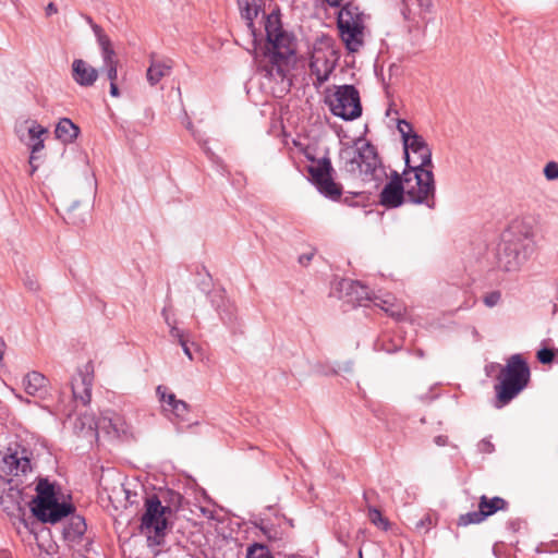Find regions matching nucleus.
I'll return each mask as SVG.
<instances>
[{
  "label": "nucleus",
  "mask_w": 558,
  "mask_h": 558,
  "mask_svg": "<svg viewBox=\"0 0 558 558\" xmlns=\"http://www.w3.org/2000/svg\"><path fill=\"white\" fill-rule=\"evenodd\" d=\"M266 43L259 48L263 57V68L266 75L281 82L291 81L288 77L296 61V43L294 36L282 26L279 10L264 13Z\"/></svg>",
  "instance_id": "1"
},
{
  "label": "nucleus",
  "mask_w": 558,
  "mask_h": 558,
  "mask_svg": "<svg viewBox=\"0 0 558 558\" xmlns=\"http://www.w3.org/2000/svg\"><path fill=\"white\" fill-rule=\"evenodd\" d=\"M340 161L345 173L353 179L378 187L388 178L375 146L364 143L361 147H345L340 151Z\"/></svg>",
  "instance_id": "2"
},
{
  "label": "nucleus",
  "mask_w": 558,
  "mask_h": 558,
  "mask_svg": "<svg viewBox=\"0 0 558 558\" xmlns=\"http://www.w3.org/2000/svg\"><path fill=\"white\" fill-rule=\"evenodd\" d=\"M530 367L520 354L511 355L498 376L495 385L497 407L501 408L515 398L530 381Z\"/></svg>",
  "instance_id": "3"
},
{
  "label": "nucleus",
  "mask_w": 558,
  "mask_h": 558,
  "mask_svg": "<svg viewBox=\"0 0 558 558\" xmlns=\"http://www.w3.org/2000/svg\"><path fill=\"white\" fill-rule=\"evenodd\" d=\"M36 493L32 501V512L44 523L54 524L74 511L71 504L58 501L54 485L47 478L38 480Z\"/></svg>",
  "instance_id": "4"
},
{
  "label": "nucleus",
  "mask_w": 558,
  "mask_h": 558,
  "mask_svg": "<svg viewBox=\"0 0 558 558\" xmlns=\"http://www.w3.org/2000/svg\"><path fill=\"white\" fill-rule=\"evenodd\" d=\"M434 167H407L401 177L407 191V198L416 205L435 207L436 186L433 173Z\"/></svg>",
  "instance_id": "5"
},
{
  "label": "nucleus",
  "mask_w": 558,
  "mask_h": 558,
  "mask_svg": "<svg viewBox=\"0 0 558 558\" xmlns=\"http://www.w3.org/2000/svg\"><path fill=\"white\" fill-rule=\"evenodd\" d=\"M366 15L352 2L342 7L338 14V28L341 40L350 52H356L364 44Z\"/></svg>",
  "instance_id": "6"
},
{
  "label": "nucleus",
  "mask_w": 558,
  "mask_h": 558,
  "mask_svg": "<svg viewBox=\"0 0 558 558\" xmlns=\"http://www.w3.org/2000/svg\"><path fill=\"white\" fill-rule=\"evenodd\" d=\"M532 255L530 246H522L521 243L504 236L497 247L496 265L505 272H517Z\"/></svg>",
  "instance_id": "7"
},
{
  "label": "nucleus",
  "mask_w": 558,
  "mask_h": 558,
  "mask_svg": "<svg viewBox=\"0 0 558 558\" xmlns=\"http://www.w3.org/2000/svg\"><path fill=\"white\" fill-rule=\"evenodd\" d=\"M332 114L345 120H355L362 114L359 90L353 85L339 86L329 100Z\"/></svg>",
  "instance_id": "8"
},
{
  "label": "nucleus",
  "mask_w": 558,
  "mask_h": 558,
  "mask_svg": "<svg viewBox=\"0 0 558 558\" xmlns=\"http://www.w3.org/2000/svg\"><path fill=\"white\" fill-rule=\"evenodd\" d=\"M307 170L319 193L332 201L340 198L342 186L333 180V168L329 158L316 160Z\"/></svg>",
  "instance_id": "9"
},
{
  "label": "nucleus",
  "mask_w": 558,
  "mask_h": 558,
  "mask_svg": "<svg viewBox=\"0 0 558 558\" xmlns=\"http://www.w3.org/2000/svg\"><path fill=\"white\" fill-rule=\"evenodd\" d=\"M172 511L170 507L162 506L158 496L153 495L145 500V512L142 517V530L154 531L157 537H163L168 527V518Z\"/></svg>",
  "instance_id": "10"
},
{
  "label": "nucleus",
  "mask_w": 558,
  "mask_h": 558,
  "mask_svg": "<svg viewBox=\"0 0 558 558\" xmlns=\"http://www.w3.org/2000/svg\"><path fill=\"white\" fill-rule=\"evenodd\" d=\"M1 470L13 477L26 476L32 473L33 466L26 449L9 448L3 454Z\"/></svg>",
  "instance_id": "11"
},
{
  "label": "nucleus",
  "mask_w": 558,
  "mask_h": 558,
  "mask_svg": "<svg viewBox=\"0 0 558 558\" xmlns=\"http://www.w3.org/2000/svg\"><path fill=\"white\" fill-rule=\"evenodd\" d=\"M407 167H434L432 150L421 135L412 136L410 143L404 146Z\"/></svg>",
  "instance_id": "12"
},
{
  "label": "nucleus",
  "mask_w": 558,
  "mask_h": 558,
  "mask_svg": "<svg viewBox=\"0 0 558 558\" xmlns=\"http://www.w3.org/2000/svg\"><path fill=\"white\" fill-rule=\"evenodd\" d=\"M405 197L407 191L402 177L397 171H392L390 180L379 194V203L386 208H397L404 203Z\"/></svg>",
  "instance_id": "13"
},
{
  "label": "nucleus",
  "mask_w": 558,
  "mask_h": 558,
  "mask_svg": "<svg viewBox=\"0 0 558 558\" xmlns=\"http://www.w3.org/2000/svg\"><path fill=\"white\" fill-rule=\"evenodd\" d=\"M507 239L519 242L522 246H530L531 252L534 254L536 250V229L530 219H519L511 223L507 233L504 234Z\"/></svg>",
  "instance_id": "14"
},
{
  "label": "nucleus",
  "mask_w": 558,
  "mask_h": 558,
  "mask_svg": "<svg viewBox=\"0 0 558 558\" xmlns=\"http://www.w3.org/2000/svg\"><path fill=\"white\" fill-rule=\"evenodd\" d=\"M93 380L94 364L89 361L80 371L78 378H74L72 381L73 398L81 401L84 405L90 402Z\"/></svg>",
  "instance_id": "15"
},
{
  "label": "nucleus",
  "mask_w": 558,
  "mask_h": 558,
  "mask_svg": "<svg viewBox=\"0 0 558 558\" xmlns=\"http://www.w3.org/2000/svg\"><path fill=\"white\" fill-rule=\"evenodd\" d=\"M340 289L345 292L350 303L367 306L368 302H372L373 298L371 296L369 289L359 281L344 279L340 282Z\"/></svg>",
  "instance_id": "16"
},
{
  "label": "nucleus",
  "mask_w": 558,
  "mask_h": 558,
  "mask_svg": "<svg viewBox=\"0 0 558 558\" xmlns=\"http://www.w3.org/2000/svg\"><path fill=\"white\" fill-rule=\"evenodd\" d=\"M211 304L216 307L221 320L232 326L236 320V308L227 298L223 290H215L209 294Z\"/></svg>",
  "instance_id": "17"
},
{
  "label": "nucleus",
  "mask_w": 558,
  "mask_h": 558,
  "mask_svg": "<svg viewBox=\"0 0 558 558\" xmlns=\"http://www.w3.org/2000/svg\"><path fill=\"white\" fill-rule=\"evenodd\" d=\"M72 77L80 85L88 87L98 78V71L82 59L72 62Z\"/></svg>",
  "instance_id": "18"
},
{
  "label": "nucleus",
  "mask_w": 558,
  "mask_h": 558,
  "mask_svg": "<svg viewBox=\"0 0 558 558\" xmlns=\"http://www.w3.org/2000/svg\"><path fill=\"white\" fill-rule=\"evenodd\" d=\"M333 62L323 53L313 54L310 63L311 73L316 76L318 84L325 83L333 71Z\"/></svg>",
  "instance_id": "19"
},
{
  "label": "nucleus",
  "mask_w": 558,
  "mask_h": 558,
  "mask_svg": "<svg viewBox=\"0 0 558 558\" xmlns=\"http://www.w3.org/2000/svg\"><path fill=\"white\" fill-rule=\"evenodd\" d=\"M47 378L39 372L33 371L23 379L25 392L33 397H41L46 392Z\"/></svg>",
  "instance_id": "20"
},
{
  "label": "nucleus",
  "mask_w": 558,
  "mask_h": 558,
  "mask_svg": "<svg viewBox=\"0 0 558 558\" xmlns=\"http://www.w3.org/2000/svg\"><path fill=\"white\" fill-rule=\"evenodd\" d=\"M172 70V62L170 60H155L153 59L146 73L148 83L154 86L158 84L162 77L169 76Z\"/></svg>",
  "instance_id": "21"
},
{
  "label": "nucleus",
  "mask_w": 558,
  "mask_h": 558,
  "mask_svg": "<svg viewBox=\"0 0 558 558\" xmlns=\"http://www.w3.org/2000/svg\"><path fill=\"white\" fill-rule=\"evenodd\" d=\"M85 418L88 420V432H90V436H97L100 432L110 436L112 435L111 411L101 413L98 418L93 415H86Z\"/></svg>",
  "instance_id": "22"
},
{
  "label": "nucleus",
  "mask_w": 558,
  "mask_h": 558,
  "mask_svg": "<svg viewBox=\"0 0 558 558\" xmlns=\"http://www.w3.org/2000/svg\"><path fill=\"white\" fill-rule=\"evenodd\" d=\"M56 137L62 143L68 144L74 142L78 134L80 128L74 124L70 119L62 118L58 122L54 130Z\"/></svg>",
  "instance_id": "23"
},
{
  "label": "nucleus",
  "mask_w": 558,
  "mask_h": 558,
  "mask_svg": "<svg viewBox=\"0 0 558 558\" xmlns=\"http://www.w3.org/2000/svg\"><path fill=\"white\" fill-rule=\"evenodd\" d=\"M87 529L85 519L81 515H72L63 529V536L69 542H78Z\"/></svg>",
  "instance_id": "24"
},
{
  "label": "nucleus",
  "mask_w": 558,
  "mask_h": 558,
  "mask_svg": "<svg viewBox=\"0 0 558 558\" xmlns=\"http://www.w3.org/2000/svg\"><path fill=\"white\" fill-rule=\"evenodd\" d=\"M478 508L484 512L485 518H488L499 510H506L508 502L501 497L488 498L483 495L480 498Z\"/></svg>",
  "instance_id": "25"
},
{
  "label": "nucleus",
  "mask_w": 558,
  "mask_h": 558,
  "mask_svg": "<svg viewBox=\"0 0 558 558\" xmlns=\"http://www.w3.org/2000/svg\"><path fill=\"white\" fill-rule=\"evenodd\" d=\"M111 420L112 436L119 437L121 435H128L130 433V425L122 415L111 412Z\"/></svg>",
  "instance_id": "26"
},
{
  "label": "nucleus",
  "mask_w": 558,
  "mask_h": 558,
  "mask_svg": "<svg viewBox=\"0 0 558 558\" xmlns=\"http://www.w3.org/2000/svg\"><path fill=\"white\" fill-rule=\"evenodd\" d=\"M372 302L375 306L380 307L383 311H385L387 314H389L392 317H398L402 314L400 306H395L391 302V300L388 299H381L378 296H375L372 299Z\"/></svg>",
  "instance_id": "27"
},
{
  "label": "nucleus",
  "mask_w": 558,
  "mask_h": 558,
  "mask_svg": "<svg viewBox=\"0 0 558 558\" xmlns=\"http://www.w3.org/2000/svg\"><path fill=\"white\" fill-rule=\"evenodd\" d=\"M245 558H274L266 545L254 543L248 546Z\"/></svg>",
  "instance_id": "28"
},
{
  "label": "nucleus",
  "mask_w": 558,
  "mask_h": 558,
  "mask_svg": "<svg viewBox=\"0 0 558 558\" xmlns=\"http://www.w3.org/2000/svg\"><path fill=\"white\" fill-rule=\"evenodd\" d=\"M257 14H258V8L255 4L253 7H251L247 3L245 9L242 11V16L245 19L246 26L254 37V43L257 40V38H256V31L254 28L253 20L257 16Z\"/></svg>",
  "instance_id": "29"
},
{
  "label": "nucleus",
  "mask_w": 558,
  "mask_h": 558,
  "mask_svg": "<svg viewBox=\"0 0 558 558\" xmlns=\"http://www.w3.org/2000/svg\"><path fill=\"white\" fill-rule=\"evenodd\" d=\"M19 486L20 484L15 483V481L11 478L10 485L4 494V502L8 500L11 504H20L22 500V488Z\"/></svg>",
  "instance_id": "30"
},
{
  "label": "nucleus",
  "mask_w": 558,
  "mask_h": 558,
  "mask_svg": "<svg viewBox=\"0 0 558 558\" xmlns=\"http://www.w3.org/2000/svg\"><path fill=\"white\" fill-rule=\"evenodd\" d=\"M484 512L478 508L477 511L468 512L460 515L459 525L466 526L469 524H477L485 520Z\"/></svg>",
  "instance_id": "31"
},
{
  "label": "nucleus",
  "mask_w": 558,
  "mask_h": 558,
  "mask_svg": "<svg viewBox=\"0 0 558 558\" xmlns=\"http://www.w3.org/2000/svg\"><path fill=\"white\" fill-rule=\"evenodd\" d=\"M157 396L159 397V401L163 404V408L171 409L172 405L179 400L175 395L168 391V388L165 386H158L156 389Z\"/></svg>",
  "instance_id": "32"
},
{
  "label": "nucleus",
  "mask_w": 558,
  "mask_h": 558,
  "mask_svg": "<svg viewBox=\"0 0 558 558\" xmlns=\"http://www.w3.org/2000/svg\"><path fill=\"white\" fill-rule=\"evenodd\" d=\"M165 411H170L178 420L186 421V415L190 412L189 404L183 400H178L171 409L165 407Z\"/></svg>",
  "instance_id": "33"
},
{
  "label": "nucleus",
  "mask_w": 558,
  "mask_h": 558,
  "mask_svg": "<svg viewBox=\"0 0 558 558\" xmlns=\"http://www.w3.org/2000/svg\"><path fill=\"white\" fill-rule=\"evenodd\" d=\"M397 129L399 133L401 134L403 146H405L408 143L411 142L412 136L418 135L413 131V128L411 123H409L405 120H399L397 124Z\"/></svg>",
  "instance_id": "34"
},
{
  "label": "nucleus",
  "mask_w": 558,
  "mask_h": 558,
  "mask_svg": "<svg viewBox=\"0 0 558 558\" xmlns=\"http://www.w3.org/2000/svg\"><path fill=\"white\" fill-rule=\"evenodd\" d=\"M162 316L165 318V322L166 324L170 327V336L173 338V339H177L179 343H181L182 341L186 340L187 338L185 337V333L183 332V330L179 329L174 322L172 323L170 320V317L169 315L167 314V308H163L162 310Z\"/></svg>",
  "instance_id": "35"
},
{
  "label": "nucleus",
  "mask_w": 558,
  "mask_h": 558,
  "mask_svg": "<svg viewBox=\"0 0 558 558\" xmlns=\"http://www.w3.org/2000/svg\"><path fill=\"white\" fill-rule=\"evenodd\" d=\"M88 22L92 24V28H93L94 34H95V36L97 38V41H98V44L100 46V49L111 48L112 47L111 40L104 33L102 28L99 25L92 23L90 19L88 20Z\"/></svg>",
  "instance_id": "36"
},
{
  "label": "nucleus",
  "mask_w": 558,
  "mask_h": 558,
  "mask_svg": "<svg viewBox=\"0 0 558 558\" xmlns=\"http://www.w3.org/2000/svg\"><path fill=\"white\" fill-rule=\"evenodd\" d=\"M368 519L372 523H374L377 526H381L385 530L388 526V521L383 517L381 512L375 507H368Z\"/></svg>",
  "instance_id": "37"
},
{
  "label": "nucleus",
  "mask_w": 558,
  "mask_h": 558,
  "mask_svg": "<svg viewBox=\"0 0 558 558\" xmlns=\"http://www.w3.org/2000/svg\"><path fill=\"white\" fill-rule=\"evenodd\" d=\"M556 354H558V349L544 347L537 351L536 356L539 363L550 364L554 361Z\"/></svg>",
  "instance_id": "38"
},
{
  "label": "nucleus",
  "mask_w": 558,
  "mask_h": 558,
  "mask_svg": "<svg viewBox=\"0 0 558 558\" xmlns=\"http://www.w3.org/2000/svg\"><path fill=\"white\" fill-rule=\"evenodd\" d=\"M23 284L31 292H37L40 289L37 277L29 272H25L23 277Z\"/></svg>",
  "instance_id": "39"
},
{
  "label": "nucleus",
  "mask_w": 558,
  "mask_h": 558,
  "mask_svg": "<svg viewBox=\"0 0 558 558\" xmlns=\"http://www.w3.org/2000/svg\"><path fill=\"white\" fill-rule=\"evenodd\" d=\"M544 175L548 181L558 180V162L549 161L544 167Z\"/></svg>",
  "instance_id": "40"
},
{
  "label": "nucleus",
  "mask_w": 558,
  "mask_h": 558,
  "mask_svg": "<svg viewBox=\"0 0 558 558\" xmlns=\"http://www.w3.org/2000/svg\"><path fill=\"white\" fill-rule=\"evenodd\" d=\"M501 300V293L499 291H492L484 295L483 302L487 307L496 306Z\"/></svg>",
  "instance_id": "41"
},
{
  "label": "nucleus",
  "mask_w": 558,
  "mask_h": 558,
  "mask_svg": "<svg viewBox=\"0 0 558 558\" xmlns=\"http://www.w3.org/2000/svg\"><path fill=\"white\" fill-rule=\"evenodd\" d=\"M46 133L47 129L37 123H33V125L28 129V134L32 142L41 138V136Z\"/></svg>",
  "instance_id": "42"
},
{
  "label": "nucleus",
  "mask_w": 558,
  "mask_h": 558,
  "mask_svg": "<svg viewBox=\"0 0 558 558\" xmlns=\"http://www.w3.org/2000/svg\"><path fill=\"white\" fill-rule=\"evenodd\" d=\"M86 415H89V414L84 413L76 418L75 429H78V432L82 434L90 435V432H88V420L85 418Z\"/></svg>",
  "instance_id": "43"
},
{
  "label": "nucleus",
  "mask_w": 558,
  "mask_h": 558,
  "mask_svg": "<svg viewBox=\"0 0 558 558\" xmlns=\"http://www.w3.org/2000/svg\"><path fill=\"white\" fill-rule=\"evenodd\" d=\"M104 65L118 63L113 48L101 49Z\"/></svg>",
  "instance_id": "44"
},
{
  "label": "nucleus",
  "mask_w": 558,
  "mask_h": 558,
  "mask_svg": "<svg viewBox=\"0 0 558 558\" xmlns=\"http://www.w3.org/2000/svg\"><path fill=\"white\" fill-rule=\"evenodd\" d=\"M106 70V74L110 83H116V80L118 77V63L113 64H106L104 65Z\"/></svg>",
  "instance_id": "45"
},
{
  "label": "nucleus",
  "mask_w": 558,
  "mask_h": 558,
  "mask_svg": "<svg viewBox=\"0 0 558 558\" xmlns=\"http://www.w3.org/2000/svg\"><path fill=\"white\" fill-rule=\"evenodd\" d=\"M11 478H5L0 475V502L4 504V494L10 485Z\"/></svg>",
  "instance_id": "46"
},
{
  "label": "nucleus",
  "mask_w": 558,
  "mask_h": 558,
  "mask_svg": "<svg viewBox=\"0 0 558 558\" xmlns=\"http://www.w3.org/2000/svg\"><path fill=\"white\" fill-rule=\"evenodd\" d=\"M415 3L420 9V14L429 12L432 8V0H415Z\"/></svg>",
  "instance_id": "47"
},
{
  "label": "nucleus",
  "mask_w": 558,
  "mask_h": 558,
  "mask_svg": "<svg viewBox=\"0 0 558 558\" xmlns=\"http://www.w3.org/2000/svg\"><path fill=\"white\" fill-rule=\"evenodd\" d=\"M478 450L483 453H490L494 450V446L489 440L483 439L478 442Z\"/></svg>",
  "instance_id": "48"
},
{
  "label": "nucleus",
  "mask_w": 558,
  "mask_h": 558,
  "mask_svg": "<svg viewBox=\"0 0 558 558\" xmlns=\"http://www.w3.org/2000/svg\"><path fill=\"white\" fill-rule=\"evenodd\" d=\"M44 140L43 138H39L37 141H33V144H32V153L31 154H34L36 155L38 151H40L43 148H44Z\"/></svg>",
  "instance_id": "49"
},
{
  "label": "nucleus",
  "mask_w": 558,
  "mask_h": 558,
  "mask_svg": "<svg viewBox=\"0 0 558 558\" xmlns=\"http://www.w3.org/2000/svg\"><path fill=\"white\" fill-rule=\"evenodd\" d=\"M181 347H182V350L184 352V354L189 357V360H193V353H192V350L189 345V340H184L182 341L181 343H179Z\"/></svg>",
  "instance_id": "50"
},
{
  "label": "nucleus",
  "mask_w": 558,
  "mask_h": 558,
  "mask_svg": "<svg viewBox=\"0 0 558 558\" xmlns=\"http://www.w3.org/2000/svg\"><path fill=\"white\" fill-rule=\"evenodd\" d=\"M35 159H36V155L31 154V157H29V160H28L29 166H31V170H29V174L31 175H33L37 171V169H38L37 165H35Z\"/></svg>",
  "instance_id": "51"
},
{
  "label": "nucleus",
  "mask_w": 558,
  "mask_h": 558,
  "mask_svg": "<svg viewBox=\"0 0 558 558\" xmlns=\"http://www.w3.org/2000/svg\"><path fill=\"white\" fill-rule=\"evenodd\" d=\"M434 441L437 446H446L448 444V437L444 435L436 436Z\"/></svg>",
  "instance_id": "52"
},
{
  "label": "nucleus",
  "mask_w": 558,
  "mask_h": 558,
  "mask_svg": "<svg viewBox=\"0 0 558 558\" xmlns=\"http://www.w3.org/2000/svg\"><path fill=\"white\" fill-rule=\"evenodd\" d=\"M58 12V9L56 7V4L53 2H50L48 3V5L46 7V15H52V14H56Z\"/></svg>",
  "instance_id": "53"
},
{
  "label": "nucleus",
  "mask_w": 558,
  "mask_h": 558,
  "mask_svg": "<svg viewBox=\"0 0 558 558\" xmlns=\"http://www.w3.org/2000/svg\"><path fill=\"white\" fill-rule=\"evenodd\" d=\"M110 95L112 97H118L120 95L119 88L116 83H110Z\"/></svg>",
  "instance_id": "54"
},
{
  "label": "nucleus",
  "mask_w": 558,
  "mask_h": 558,
  "mask_svg": "<svg viewBox=\"0 0 558 558\" xmlns=\"http://www.w3.org/2000/svg\"><path fill=\"white\" fill-rule=\"evenodd\" d=\"M329 5L331 7H338L342 0H326Z\"/></svg>",
  "instance_id": "55"
},
{
  "label": "nucleus",
  "mask_w": 558,
  "mask_h": 558,
  "mask_svg": "<svg viewBox=\"0 0 558 558\" xmlns=\"http://www.w3.org/2000/svg\"><path fill=\"white\" fill-rule=\"evenodd\" d=\"M359 556H360L359 558H363V557H362V551H361V550H360V553H359Z\"/></svg>",
  "instance_id": "56"
}]
</instances>
